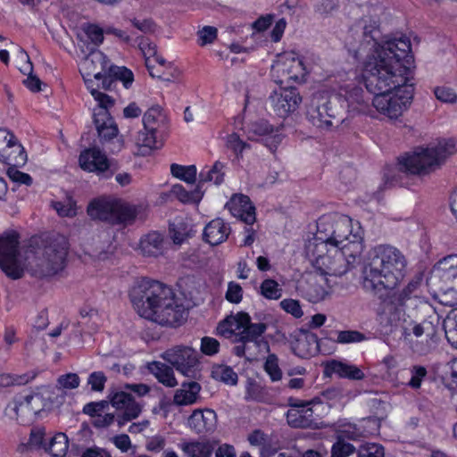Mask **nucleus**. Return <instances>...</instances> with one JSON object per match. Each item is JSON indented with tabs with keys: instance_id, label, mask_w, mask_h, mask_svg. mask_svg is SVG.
Returning <instances> with one entry per match:
<instances>
[{
	"instance_id": "obj_30",
	"label": "nucleus",
	"mask_w": 457,
	"mask_h": 457,
	"mask_svg": "<svg viewBox=\"0 0 457 457\" xmlns=\"http://www.w3.org/2000/svg\"><path fill=\"white\" fill-rule=\"evenodd\" d=\"M113 212L120 223L131 224L137 219H144L145 208L142 205L121 204L116 205Z\"/></svg>"
},
{
	"instance_id": "obj_55",
	"label": "nucleus",
	"mask_w": 457,
	"mask_h": 457,
	"mask_svg": "<svg viewBox=\"0 0 457 457\" xmlns=\"http://www.w3.org/2000/svg\"><path fill=\"white\" fill-rule=\"evenodd\" d=\"M287 423L295 428H306L308 427L307 420L304 419L301 408L295 407L290 409L287 412Z\"/></svg>"
},
{
	"instance_id": "obj_20",
	"label": "nucleus",
	"mask_w": 457,
	"mask_h": 457,
	"mask_svg": "<svg viewBox=\"0 0 457 457\" xmlns=\"http://www.w3.org/2000/svg\"><path fill=\"white\" fill-rule=\"evenodd\" d=\"M267 329L265 323H252L251 317L248 315V322L242 325L241 330L238 333V343H253L258 348H263L266 351L270 350L269 344L263 338V334Z\"/></svg>"
},
{
	"instance_id": "obj_39",
	"label": "nucleus",
	"mask_w": 457,
	"mask_h": 457,
	"mask_svg": "<svg viewBox=\"0 0 457 457\" xmlns=\"http://www.w3.org/2000/svg\"><path fill=\"white\" fill-rule=\"evenodd\" d=\"M69 441L64 433H57L49 439L46 451L53 457H64L68 452Z\"/></svg>"
},
{
	"instance_id": "obj_10",
	"label": "nucleus",
	"mask_w": 457,
	"mask_h": 457,
	"mask_svg": "<svg viewBox=\"0 0 457 457\" xmlns=\"http://www.w3.org/2000/svg\"><path fill=\"white\" fill-rule=\"evenodd\" d=\"M167 116L159 105L149 108L143 116V129L136 137L142 155L157 147V133L166 126Z\"/></svg>"
},
{
	"instance_id": "obj_25",
	"label": "nucleus",
	"mask_w": 457,
	"mask_h": 457,
	"mask_svg": "<svg viewBox=\"0 0 457 457\" xmlns=\"http://www.w3.org/2000/svg\"><path fill=\"white\" fill-rule=\"evenodd\" d=\"M434 270L440 280L457 287V254H450L436 262Z\"/></svg>"
},
{
	"instance_id": "obj_11",
	"label": "nucleus",
	"mask_w": 457,
	"mask_h": 457,
	"mask_svg": "<svg viewBox=\"0 0 457 457\" xmlns=\"http://www.w3.org/2000/svg\"><path fill=\"white\" fill-rule=\"evenodd\" d=\"M342 112L332 98H328L324 93H316L308 104L306 116L317 128L328 129L333 126L334 120L337 123L343 120Z\"/></svg>"
},
{
	"instance_id": "obj_47",
	"label": "nucleus",
	"mask_w": 457,
	"mask_h": 457,
	"mask_svg": "<svg viewBox=\"0 0 457 457\" xmlns=\"http://www.w3.org/2000/svg\"><path fill=\"white\" fill-rule=\"evenodd\" d=\"M263 368L272 382L281 380L282 370L279 368L278 358L276 354L270 353L267 356Z\"/></svg>"
},
{
	"instance_id": "obj_17",
	"label": "nucleus",
	"mask_w": 457,
	"mask_h": 457,
	"mask_svg": "<svg viewBox=\"0 0 457 457\" xmlns=\"http://www.w3.org/2000/svg\"><path fill=\"white\" fill-rule=\"evenodd\" d=\"M110 61L106 55L98 50L92 49L81 61L79 71L83 78L93 77L96 81L102 79L104 73L110 72Z\"/></svg>"
},
{
	"instance_id": "obj_61",
	"label": "nucleus",
	"mask_w": 457,
	"mask_h": 457,
	"mask_svg": "<svg viewBox=\"0 0 457 457\" xmlns=\"http://www.w3.org/2000/svg\"><path fill=\"white\" fill-rule=\"evenodd\" d=\"M427 370L423 366H413L411 369V378L408 382V386H410L413 389H418L420 387L423 378L427 376Z\"/></svg>"
},
{
	"instance_id": "obj_56",
	"label": "nucleus",
	"mask_w": 457,
	"mask_h": 457,
	"mask_svg": "<svg viewBox=\"0 0 457 457\" xmlns=\"http://www.w3.org/2000/svg\"><path fill=\"white\" fill-rule=\"evenodd\" d=\"M364 335L356 330H343L337 332L336 342L338 344H353L363 341Z\"/></svg>"
},
{
	"instance_id": "obj_23",
	"label": "nucleus",
	"mask_w": 457,
	"mask_h": 457,
	"mask_svg": "<svg viewBox=\"0 0 457 457\" xmlns=\"http://www.w3.org/2000/svg\"><path fill=\"white\" fill-rule=\"evenodd\" d=\"M361 23L363 24V37L365 39L370 38L371 41L374 42L372 52L367 56L365 60L375 54L377 48L380 47L381 45H384L386 41L389 40H399L401 38H406L410 41L409 37L401 35L400 37H386L381 42H378V37L380 35L379 31V21L378 19H373L370 17H364L361 20ZM370 42V40H367Z\"/></svg>"
},
{
	"instance_id": "obj_35",
	"label": "nucleus",
	"mask_w": 457,
	"mask_h": 457,
	"mask_svg": "<svg viewBox=\"0 0 457 457\" xmlns=\"http://www.w3.org/2000/svg\"><path fill=\"white\" fill-rule=\"evenodd\" d=\"M425 325V323L411 322L409 326L404 327L402 332L403 341L410 345L414 352L419 353H423L424 349L419 345H414L413 337L417 338L422 337L428 329Z\"/></svg>"
},
{
	"instance_id": "obj_12",
	"label": "nucleus",
	"mask_w": 457,
	"mask_h": 457,
	"mask_svg": "<svg viewBox=\"0 0 457 457\" xmlns=\"http://www.w3.org/2000/svg\"><path fill=\"white\" fill-rule=\"evenodd\" d=\"M332 99L335 101L336 106L340 104V110L345 109L351 116L357 114L373 116V110L369 104V99L365 97L363 89L355 84L341 86Z\"/></svg>"
},
{
	"instance_id": "obj_57",
	"label": "nucleus",
	"mask_w": 457,
	"mask_h": 457,
	"mask_svg": "<svg viewBox=\"0 0 457 457\" xmlns=\"http://www.w3.org/2000/svg\"><path fill=\"white\" fill-rule=\"evenodd\" d=\"M80 378L76 373H67L62 375L57 379V386L61 389H75L79 387Z\"/></svg>"
},
{
	"instance_id": "obj_45",
	"label": "nucleus",
	"mask_w": 457,
	"mask_h": 457,
	"mask_svg": "<svg viewBox=\"0 0 457 457\" xmlns=\"http://www.w3.org/2000/svg\"><path fill=\"white\" fill-rule=\"evenodd\" d=\"M21 53L24 55L27 63L20 70L23 74H28V78L24 79L23 83L30 91L38 92L41 90V80L32 74L33 67L27 53L23 50H21Z\"/></svg>"
},
{
	"instance_id": "obj_40",
	"label": "nucleus",
	"mask_w": 457,
	"mask_h": 457,
	"mask_svg": "<svg viewBox=\"0 0 457 457\" xmlns=\"http://www.w3.org/2000/svg\"><path fill=\"white\" fill-rule=\"evenodd\" d=\"M85 84L87 86V88L89 90L90 94L97 103V107H112L114 104V100L108 96L105 93H103L100 91V84L99 81H97L96 85H95L94 80L91 79V77H85L83 78Z\"/></svg>"
},
{
	"instance_id": "obj_46",
	"label": "nucleus",
	"mask_w": 457,
	"mask_h": 457,
	"mask_svg": "<svg viewBox=\"0 0 457 457\" xmlns=\"http://www.w3.org/2000/svg\"><path fill=\"white\" fill-rule=\"evenodd\" d=\"M260 294L266 299L278 300L282 295V288L274 279L267 278L261 284Z\"/></svg>"
},
{
	"instance_id": "obj_48",
	"label": "nucleus",
	"mask_w": 457,
	"mask_h": 457,
	"mask_svg": "<svg viewBox=\"0 0 457 457\" xmlns=\"http://www.w3.org/2000/svg\"><path fill=\"white\" fill-rule=\"evenodd\" d=\"M248 441L251 445L258 446L262 449V451L266 452L269 454L274 453L276 452V449L270 451V437L260 429H256L249 434Z\"/></svg>"
},
{
	"instance_id": "obj_29",
	"label": "nucleus",
	"mask_w": 457,
	"mask_h": 457,
	"mask_svg": "<svg viewBox=\"0 0 457 457\" xmlns=\"http://www.w3.org/2000/svg\"><path fill=\"white\" fill-rule=\"evenodd\" d=\"M147 369L163 386L175 387L178 385L172 367L161 361H153L148 363Z\"/></svg>"
},
{
	"instance_id": "obj_53",
	"label": "nucleus",
	"mask_w": 457,
	"mask_h": 457,
	"mask_svg": "<svg viewBox=\"0 0 457 457\" xmlns=\"http://www.w3.org/2000/svg\"><path fill=\"white\" fill-rule=\"evenodd\" d=\"M306 345L308 348L305 353H303V355H310L317 353L319 347L318 337L313 333H307L303 336V338L298 339L297 348L300 352L304 350Z\"/></svg>"
},
{
	"instance_id": "obj_49",
	"label": "nucleus",
	"mask_w": 457,
	"mask_h": 457,
	"mask_svg": "<svg viewBox=\"0 0 457 457\" xmlns=\"http://www.w3.org/2000/svg\"><path fill=\"white\" fill-rule=\"evenodd\" d=\"M226 145L235 154L237 159L242 158L243 152L250 148V145L242 140L237 133H232L227 137Z\"/></svg>"
},
{
	"instance_id": "obj_51",
	"label": "nucleus",
	"mask_w": 457,
	"mask_h": 457,
	"mask_svg": "<svg viewBox=\"0 0 457 457\" xmlns=\"http://www.w3.org/2000/svg\"><path fill=\"white\" fill-rule=\"evenodd\" d=\"M357 457H385V448L376 443H366L357 449Z\"/></svg>"
},
{
	"instance_id": "obj_43",
	"label": "nucleus",
	"mask_w": 457,
	"mask_h": 457,
	"mask_svg": "<svg viewBox=\"0 0 457 457\" xmlns=\"http://www.w3.org/2000/svg\"><path fill=\"white\" fill-rule=\"evenodd\" d=\"M138 47L145 57V66L149 71V74L153 78H161L162 74L154 72V63H152V58L155 57L157 54L156 46L150 42L147 38L141 37L138 42Z\"/></svg>"
},
{
	"instance_id": "obj_28",
	"label": "nucleus",
	"mask_w": 457,
	"mask_h": 457,
	"mask_svg": "<svg viewBox=\"0 0 457 457\" xmlns=\"http://www.w3.org/2000/svg\"><path fill=\"white\" fill-rule=\"evenodd\" d=\"M139 249L145 256L157 257L162 254L164 251L163 235L156 231L148 233L141 238Z\"/></svg>"
},
{
	"instance_id": "obj_63",
	"label": "nucleus",
	"mask_w": 457,
	"mask_h": 457,
	"mask_svg": "<svg viewBox=\"0 0 457 457\" xmlns=\"http://www.w3.org/2000/svg\"><path fill=\"white\" fill-rule=\"evenodd\" d=\"M444 328L448 342L457 347V320L447 319L444 322Z\"/></svg>"
},
{
	"instance_id": "obj_42",
	"label": "nucleus",
	"mask_w": 457,
	"mask_h": 457,
	"mask_svg": "<svg viewBox=\"0 0 457 457\" xmlns=\"http://www.w3.org/2000/svg\"><path fill=\"white\" fill-rule=\"evenodd\" d=\"M82 35L79 36L80 40L84 43H90L95 47L99 46L104 41V30L96 24H86L82 28Z\"/></svg>"
},
{
	"instance_id": "obj_54",
	"label": "nucleus",
	"mask_w": 457,
	"mask_h": 457,
	"mask_svg": "<svg viewBox=\"0 0 457 457\" xmlns=\"http://www.w3.org/2000/svg\"><path fill=\"white\" fill-rule=\"evenodd\" d=\"M320 400L315 398L310 402L300 401L296 403L291 404L294 407L301 408L303 414H304V419L307 420L308 427L312 426L314 421L313 414L315 412V407L320 405Z\"/></svg>"
},
{
	"instance_id": "obj_18",
	"label": "nucleus",
	"mask_w": 457,
	"mask_h": 457,
	"mask_svg": "<svg viewBox=\"0 0 457 457\" xmlns=\"http://www.w3.org/2000/svg\"><path fill=\"white\" fill-rule=\"evenodd\" d=\"M230 213L244 221L246 225H253L256 221L255 207L247 195L236 194L226 204Z\"/></svg>"
},
{
	"instance_id": "obj_58",
	"label": "nucleus",
	"mask_w": 457,
	"mask_h": 457,
	"mask_svg": "<svg viewBox=\"0 0 457 457\" xmlns=\"http://www.w3.org/2000/svg\"><path fill=\"white\" fill-rule=\"evenodd\" d=\"M200 350L204 355L212 356L219 353L220 343L213 337H204L201 339Z\"/></svg>"
},
{
	"instance_id": "obj_1",
	"label": "nucleus",
	"mask_w": 457,
	"mask_h": 457,
	"mask_svg": "<svg viewBox=\"0 0 457 457\" xmlns=\"http://www.w3.org/2000/svg\"><path fill=\"white\" fill-rule=\"evenodd\" d=\"M411 49L406 38L389 40L363 62L365 87L375 95L372 107L389 120L402 116L413 98L412 71L403 63Z\"/></svg>"
},
{
	"instance_id": "obj_62",
	"label": "nucleus",
	"mask_w": 457,
	"mask_h": 457,
	"mask_svg": "<svg viewBox=\"0 0 457 457\" xmlns=\"http://www.w3.org/2000/svg\"><path fill=\"white\" fill-rule=\"evenodd\" d=\"M225 298L232 303H240L243 298V289L241 286L233 281L229 282L228 285Z\"/></svg>"
},
{
	"instance_id": "obj_59",
	"label": "nucleus",
	"mask_w": 457,
	"mask_h": 457,
	"mask_svg": "<svg viewBox=\"0 0 457 457\" xmlns=\"http://www.w3.org/2000/svg\"><path fill=\"white\" fill-rule=\"evenodd\" d=\"M263 398V392L262 386L254 380H248L245 399L246 401H262Z\"/></svg>"
},
{
	"instance_id": "obj_5",
	"label": "nucleus",
	"mask_w": 457,
	"mask_h": 457,
	"mask_svg": "<svg viewBox=\"0 0 457 457\" xmlns=\"http://www.w3.org/2000/svg\"><path fill=\"white\" fill-rule=\"evenodd\" d=\"M362 236L359 222H353L347 215L328 213L318 220L316 235L307 245H312L320 254L330 246H340L355 239L363 244Z\"/></svg>"
},
{
	"instance_id": "obj_60",
	"label": "nucleus",
	"mask_w": 457,
	"mask_h": 457,
	"mask_svg": "<svg viewBox=\"0 0 457 457\" xmlns=\"http://www.w3.org/2000/svg\"><path fill=\"white\" fill-rule=\"evenodd\" d=\"M434 93L436 99L443 103L453 104L457 101V94L450 87H437L435 88Z\"/></svg>"
},
{
	"instance_id": "obj_34",
	"label": "nucleus",
	"mask_w": 457,
	"mask_h": 457,
	"mask_svg": "<svg viewBox=\"0 0 457 457\" xmlns=\"http://www.w3.org/2000/svg\"><path fill=\"white\" fill-rule=\"evenodd\" d=\"M346 438L355 440L357 436L354 433L343 431L342 435L337 436V441L331 447L330 457H348L355 452L357 453L354 445L347 442Z\"/></svg>"
},
{
	"instance_id": "obj_50",
	"label": "nucleus",
	"mask_w": 457,
	"mask_h": 457,
	"mask_svg": "<svg viewBox=\"0 0 457 457\" xmlns=\"http://www.w3.org/2000/svg\"><path fill=\"white\" fill-rule=\"evenodd\" d=\"M109 75L120 80L126 88H129L134 81V75L132 71L124 66L120 67L112 65V67H110Z\"/></svg>"
},
{
	"instance_id": "obj_15",
	"label": "nucleus",
	"mask_w": 457,
	"mask_h": 457,
	"mask_svg": "<svg viewBox=\"0 0 457 457\" xmlns=\"http://www.w3.org/2000/svg\"><path fill=\"white\" fill-rule=\"evenodd\" d=\"M80 168L88 172H94L104 178L112 175V162L106 154L97 147H90L82 151L79 157Z\"/></svg>"
},
{
	"instance_id": "obj_27",
	"label": "nucleus",
	"mask_w": 457,
	"mask_h": 457,
	"mask_svg": "<svg viewBox=\"0 0 457 457\" xmlns=\"http://www.w3.org/2000/svg\"><path fill=\"white\" fill-rule=\"evenodd\" d=\"M326 372L337 375L339 378L360 380L364 378L363 371L353 364L332 360L326 363Z\"/></svg>"
},
{
	"instance_id": "obj_37",
	"label": "nucleus",
	"mask_w": 457,
	"mask_h": 457,
	"mask_svg": "<svg viewBox=\"0 0 457 457\" xmlns=\"http://www.w3.org/2000/svg\"><path fill=\"white\" fill-rule=\"evenodd\" d=\"M226 164L220 161H216L212 168L207 170H202L199 174V185L205 182H213L215 185H220L224 181Z\"/></svg>"
},
{
	"instance_id": "obj_8",
	"label": "nucleus",
	"mask_w": 457,
	"mask_h": 457,
	"mask_svg": "<svg viewBox=\"0 0 457 457\" xmlns=\"http://www.w3.org/2000/svg\"><path fill=\"white\" fill-rule=\"evenodd\" d=\"M312 69L305 58L290 51L277 55L271 67V72L280 84L289 81L302 83L305 81Z\"/></svg>"
},
{
	"instance_id": "obj_36",
	"label": "nucleus",
	"mask_w": 457,
	"mask_h": 457,
	"mask_svg": "<svg viewBox=\"0 0 457 457\" xmlns=\"http://www.w3.org/2000/svg\"><path fill=\"white\" fill-rule=\"evenodd\" d=\"M170 195L184 204H197L201 201L204 193L198 184L194 190L187 191L180 184L172 186Z\"/></svg>"
},
{
	"instance_id": "obj_32",
	"label": "nucleus",
	"mask_w": 457,
	"mask_h": 457,
	"mask_svg": "<svg viewBox=\"0 0 457 457\" xmlns=\"http://www.w3.org/2000/svg\"><path fill=\"white\" fill-rule=\"evenodd\" d=\"M179 446L187 457H211L213 452V445L207 440L184 441Z\"/></svg>"
},
{
	"instance_id": "obj_44",
	"label": "nucleus",
	"mask_w": 457,
	"mask_h": 457,
	"mask_svg": "<svg viewBox=\"0 0 457 457\" xmlns=\"http://www.w3.org/2000/svg\"><path fill=\"white\" fill-rule=\"evenodd\" d=\"M170 173L173 177L187 184H194L196 179L197 170L195 165L184 166L172 163L170 165Z\"/></svg>"
},
{
	"instance_id": "obj_38",
	"label": "nucleus",
	"mask_w": 457,
	"mask_h": 457,
	"mask_svg": "<svg viewBox=\"0 0 457 457\" xmlns=\"http://www.w3.org/2000/svg\"><path fill=\"white\" fill-rule=\"evenodd\" d=\"M35 398V395H29L25 396L22 401L13 400L10 402L4 410L5 416H7L9 419L20 421L19 411H21L23 413L25 411H30V405Z\"/></svg>"
},
{
	"instance_id": "obj_3",
	"label": "nucleus",
	"mask_w": 457,
	"mask_h": 457,
	"mask_svg": "<svg viewBox=\"0 0 457 457\" xmlns=\"http://www.w3.org/2000/svg\"><path fill=\"white\" fill-rule=\"evenodd\" d=\"M129 297L142 318L159 325L177 327L185 320L183 304L170 287L159 281L142 278L133 286Z\"/></svg>"
},
{
	"instance_id": "obj_9",
	"label": "nucleus",
	"mask_w": 457,
	"mask_h": 457,
	"mask_svg": "<svg viewBox=\"0 0 457 457\" xmlns=\"http://www.w3.org/2000/svg\"><path fill=\"white\" fill-rule=\"evenodd\" d=\"M161 357L181 375L193 379L201 377L198 352L188 345H175L164 351Z\"/></svg>"
},
{
	"instance_id": "obj_14",
	"label": "nucleus",
	"mask_w": 457,
	"mask_h": 457,
	"mask_svg": "<svg viewBox=\"0 0 457 457\" xmlns=\"http://www.w3.org/2000/svg\"><path fill=\"white\" fill-rule=\"evenodd\" d=\"M109 400L113 408L122 411V413L116 418L119 428L137 419L142 412V405L127 392H112L109 395Z\"/></svg>"
},
{
	"instance_id": "obj_52",
	"label": "nucleus",
	"mask_w": 457,
	"mask_h": 457,
	"mask_svg": "<svg viewBox=\"0 0 457 457\" xmlns=\"http://www.w3.org/2000/svg\"><path fill=\"white\" fill-rule=\"evenodd\" d=\"M109 211V205L100 200L91 202L87 207L88 215L95 220H106Z\"/></svg>"
},
{
	"instance_id": "obj_6",
	"label": "nucleus",
	"mask_w": 457,
	"mask_h": 457,
	"mask_svg": "<svg viewBox=\"0 0 457 457\" xmlns=\"http://www.w3.org/2000/svg\"><path fill=\"white\" fill-rule=\"evenodd\" d=\"M363 244L352 241L340 246H330L323 253H316L312 245H306L307 254L312 257L323 273L340 277L360 262Z\"/></svg>"
},
{
	"instance_id": "obj_16",
	"label": "nucleus",
	"mask_w": 457,
	"mask_h": 457,
	"mask_svg": "<svg viewBox=\"0 0 457 457\" xmlns=\"http://www.w3.org/2000/svg\"><path fill=\"white\" fill-rule=\"evenodd\" d=\"M270 102L277 115L287 117L298 109L302 96L295 87H283L270 96Z\"/></svg>"
},
{
	"instance_id": "obj_33",
	"label": "nucleus",
	"mask_w": 457,
	"mask_h": 457,
	"mask_svg": "<svg viewBox=\"0 0 457 457\" xmlns=\"http://www.w3.org/2000/svg\"><path fill=\"white\" fill-rule=\"evenodd\" d=\"M0 162L12 166H21L27 162V154L23 146L17 142L14 137L9 145L8 150L1 155Z\"/></svg>"
},
{
	"instance_id": "obj_7",
	"label": "nucleus",
	"mask_w": 457,
	"mask_h": 457,
	"mask_svg": "<svg viewBox=\"0 0 457 457\" xmlns=\"http://www.w3.org/2000/svg\"><path fill=\"white\" fill-rule=\"evenodd\" d=\"M457 152V142L444 139L435 147L424 148L407 154L399 160L400 170L417 175H425L438 168L450 155Z\"/></svg>"
},
{
	"instance_id": "obj_2",
	"label": "nucleus",
	"mask_w": 457,
	"mask_h": 457,
	"mask_svg": "<svg viewBox=\"0 0 457 457\" xmlns=\"http://www.w3.org/2000/svg\"><path fill=\"white\" fill-rule=\"evenodd\" d=\"M19 236L16 232L0 237V268L7 277L18 279L25 270L37 278L53 276L62 270L68 253V243L58 237L44 245H29L18 253Z\"/></svg>"
},
{
	"instance_id": "obj_22",
	"label": "nucleus",
	"mask_w": 457,
	"mask_h": 457,
	"mask_svg": "<svg viewBox=\"0 0 457 457\" xmlns=\"http://www.w3.org/2000/svg\"><path fill=\"white\" fill-rule=\"evenodd\" d=\"M230 227L222 219L211 220L204 229V239L211 245H218L227 240Z\"/></svg>"
},
{
	"instance_id": "obj_31",
	"label": "nucleus",
	"mask_w": 457,
	"mask_h": 457,
	"mask_svg": "<svg viewBox=\"0 0 457 457\" xmlns=\"http://www.w3.org/2000/svg\"><path fill=\"white\" fill-rule=\"evenodd\" d=\"M248 322V313L237 312L236 315L227 317L223 321L220 322L217 331L225 337H230L236 331L241 330L242 325Z\"/></svg>"
},
{
	"instance_id": "obj_41",
	"label": "nucleus",
	"mask_w": 457,
	"mask_h": 457,
	"mask_svg": "<svg viewBox=\"0 0 457 457\" xmlns=\"http://www.w3.org/2000/svg\"><path fill=\"white\" fill-rule=\"evenodd\" d=\"M212 378L229 386H236L238 380V376L234 370L224 364H217L212 367Z\"/></svg>"
},
{
	"instance_id": "obj_19",
	"label": "nucleus",
	"mask_w": 457,
	"mask_h": 457,
	"mask_svg": "<svg viewBox=\"0 0 457 457\" xmlns=\"http://www.w3.org/2000/svg\"><path fill=\"white\" fill-rule=\"evenodd\" d=\"M245 134L249 140L259 141L270 136V151L274 152L282 141L281 134L274 133V128L267 120H259L248 123L245 127Z\"/></svg>"
},
{
	"instance_id": "obj_13",
	"label": "nucleus",
	"mask_w": 457,
	"mask_h": 457,
	"mask_svg": "<svg viewBox=\"0 0 457 457\" xmlns=\"http://www.w3.org/2000/svg\"><path fill=\"white\" fill-rule=\"evenodd\" d=\"M111 107H100L94 109V123L97 131L99 141L102 145L111 144L110 152H120L123 147V140L118 138L119 129L113 118L109 112Z\"/></svg>"
},
{
	"instance_id": "obj_21",
	"label": "nucleus",
	"mask_w": 457,
	"mask_h": 457,
	"mask_svg": "<svg viewBox=\"0 0 457 457\" xmlns=\"http://www.w3.org/2000/svg\"><path fill=\"white\" fill-rule=\"evenodd\" d=\"M303 296L311 303L323 301L328 295L326 278L323 275H311L301 285Z\"/></svg>"
},
{
	"instance_id": "obj_64",
	"label": "nucleus",
	"mask_w": 457,
	"mask_h": 457,
	"mask_svg": "<svg viewBox=\"0 0 457 457\" xmlns=\"http://www.w3.org/2000/svg\"><path fill=\"white\" fill-rule=\"evenodd\" d=\"M439 302L446 306L457 307V287L451 286L439 296Z\"/></svg>"
},
{
	"instance_id": "obj_26",
	"label": "nucleus",
	"mask_w": 457,
	"mask_h": 457,
	"mask_svg": "<svg viewBox=\"0 0 457 457\" xmlns=\"http://www.w3.org/2000/svg\"><path fill=\"white\" fill-rule=\"evenodd\" d=\"M216 413L207 409L204 411L195 410L188 418L187 423L191 429L197 434L211 431L215 425Z\"/></svg>"
},
{
	"instance_id": "obj_4",
	"label": "nucleus",
	"mask_w": 457,
	"mask_h": 457,
	"mask_svg": "<svg viewBox=\"0 0 457 457\" xmlns=\"http://www.w3.org/2000/svg\"><path fill=\"white\" fill-rule=\"evenodd\" d=\"M407 260L390 245H378L370 251L362 270L361 286L367 292L377 294L383 289H395L404 277Z\"/></svg>"
},
{
	"instance_id": "obj_24",
	"label": "nucleus",
	"mask_w": 457,
	"mask_h": 457,
	"mask_svg": "<svg viewBox=\"0 0 457 457\" xmlns=\"http://www.w3.org/2000/svg\"><path fill=\"white\" fill-rule=\"evenodd\" d=\"M202 386L195 381L183 382L173 395V403L178 406L195 404L200 399Z\"/></svg>"
}]
</instances>
